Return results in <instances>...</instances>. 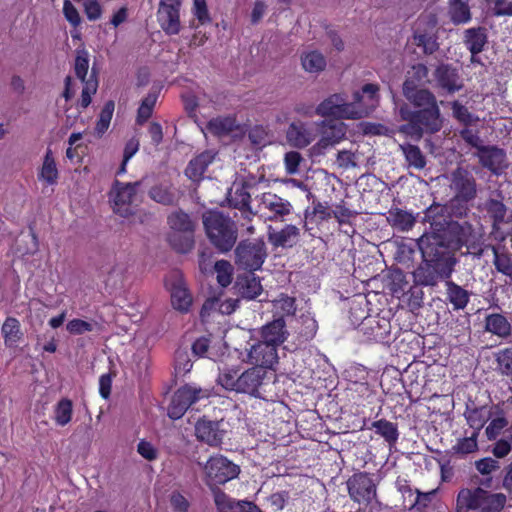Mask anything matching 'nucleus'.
I'll return each instance as SVG.
<instances>
[{"instance_id":"obj_1","label":"nucleus","mask_w":512,"mask_h":512,"mask_svg":"<svg viewBox=\"0 0 512 512\" xmlns=\"http://www.w3.org/2000/svg\"><path fill=\"white\" fill-rule=\"evenodd\" d=\"M446 208L429 206L424 212V222L429 223V231L421 237L434 243L436 248H443L445 252L454 254L453 250L468 245L473 240V226L467 222L446 220Z\"/></svg>"},{"instance_id":"obj_2","label":"nucleus","mask_w":512,"mask_h":512,"mask_svg":"<svg viewBox=\"0 0 512 512\" xmlns=\"http://www.w3.org/2000/svg\"><path fill=\"white\" fill-rule=\"evenodd\" d=\"M423 262L413 272L414 281L422 286H434L440 279L450 278L456 258L454 254L445 252L443 248H436L435 244L420 237L418 241Z\"/></svg>"},{"instance_id":"obj_3","label":"nucleus","mask_w":512,"mask_h":512,"mask_svg":"<svg viewBox=\"0 0 512 512\" xmlns=\"http://www.w3.org/2000/svg\"><path fill=\"white\" fill-rule=\"evenodd\" d=\"M362 96L359 92L353 93V101L349 102L344 93H335L321 101L315 113L321 117L335 119L358 120L368 116V109L361 105Z\"/></svg>"},{"instance_id":"obj_4","label":"nucleus","mask_w":512,"mask_h":512,"mask_svg":"<svg viewBox=\"0 0 512 512\" xmlns=\"http://www.w3.org/2000/svg\"><path fill=\"white\" fill-rule=\"evenodd\" d=\"M203 225L210 242L220 252H228L233 248L238 231L230 217L219 211H208L203 214Z\"/></svg>"},{"instance_id":"obj_5","label":"nucleus","mask_w":512,"mask_h":512,"mask_svg":"<svg viewBox=\"0 0 512 512\" xmlns=\"http://www.w3.org/2000/svg\"><path fill=\"white\" fill-rule=\"evenodd\" d=\"M167 223L171 232L168 235L170 245L180 253H187L194 247L195 222L182 210L172 212Z\"/></svg>"},{"instance_id":"obj_6","label":"nucleus","mask_w":512,"mask_h":512,"mask_svg":"<svg viewBox=\"0 0 512 512\" xmlns=\"http://www.w3.org/2000/svg\"><path fill=\"white\" fill-rule=\"evenodd\" d=\"M255 211L252 214L258 215L265 221H285L293 211V205L272 192H264L255 196Z\"/></svg>"},{"instance_id":"obj_7","label":"nucleus","mask_w":512,"mask_h":512,"mask_svg":"<svg viewBox=\"0 0 512 512\" xmlns=\"http://www.w3.org/2000/svg\"><path fill=\"white\" fill-rule=\"evenodd\" d=\"M139 182L122 183L115 181L110 192L113 211L123 217L136 215L138 209L137 188Z\"/></svg>"},{"instance_id":"obj_8","label":"nucleus","mask_w":512,"mask_h":512,"mask_svg":"<svg viewBox=\"0 0 512 512\" xmlns=\"http://www.w3.org/2000/svg\"><path fill=\"white\" fill-rule=\"evenodd\" d=\"M234 253L238 268L250 272L259 270L267 257L266 245L259 239L240 242Z\"/></svg>"},{"instance_id":"obj_9","label":"nucleus","mask_w":512,"mask_h":512,"mask_svg":"<svg viewBox=\"0 0 512 512\" xmlns=\"http://www.w3.org/2000/svg\"><path fill=\"white\" fill-rule=\"evenodd\" d=\"M88 69H89V54L85 49L77 50L76 51V58L74 63V71L77 76L81 80V82L84 84L82 93H81V99H80V106L81 108L85 109L87 108L92 100V95H94L98 88V80L96 76V72L94 68H92L90 75H88Z\"/></svg>"},{"instance_id":"obj_10","label":"nucleus","mask_w":512,"mask_h":512,"mask_svg":"<svg viewBox=\"0 0 512 512\" xmlns=\"http://www.w3.org/2000/svg\"><path fill=\"white\" fill-rule=\"evenodd\" d=\"M321 128L320 139L312 146L315 155H324L328 149L333 148L346 138L347 125L340 121L322 120L317 123Z\"/></svg>"},{"instance_id":"obj_11","label":"nucleus","mask_w":512,"mask_h":512,"mask_svg":"<svg viewBox=\"0 0 512 512\" xmlns=\"http://www.w3.org/2000/svg\"><path fill=\"white\" fill-rule=\"evenodd\" d=\"M209 396L210 392L208 390L193 385H185L174 393L168 407V416L174 420L180 419L192 404Z\"/></svg>"},{"instance_id":"obj_12","label":"nucleus","mask_w":512,"mask_h":512,"mask_svg":"<svg viewBox=\"0 0 512 512\" xmlns=\"http://www.w3.org/2000/svg\"><path fill=\"white\" fill-rule=\"evenodd\" d=\"M209 396L210 392L208 390L193 385H185L174 393L168 407V416L174 420L180 419L192 404Z\"/></svg>"},{"instance_id":"obj_13","label":"nucleus","mask_w":512,"mask_h":512,"mask_svg":"<svg viewBox=\"0 0 512 512\" xmlns=\"http://www.w3.org/2000/svg\"><path fill=\"white\" fill-rule=\"evenodd\" d=\"M204 470L209 486L225 484L236 478L240 472L236 464L221 455L210 457L204 466Z\"/></svg>"},{"instance_id":"obj_14","label":"nucleus","mask_w":512,"mask_h":512,"mask_svg":"<svg viewBox=\"0 0 512 512\" xmlns=\"http://www.w3.org/2000/svg\"><path fill=\"white\" fill-rule=\"evenodd\" d=\"M399 115L401 119H415L429 134L437 133L442 128L438 104L418 110H412L408 104H403L399 107Z\"/></svg>"},{"instance_id":"obj_15","label":"nucleus","mask_w":512,"mask_h":512,"mask_svg":"<svg viewBox=\"0 0 512 512\" xmlns=\"http://www.w3.org/2000/svg\"><path fill=\"white\" fill-rule=\"evenodd\" d=\"M448 179L449 188L453 196L462 201H473L476 198L477 182L472 172L468 169L457 167L450 173Z\"/></svg>"},{"instance_id":"obj_16","label":"nucleus","mask_w":512,"mask_h":512,"mask_svg":"<svg viewBox=\"0 0 512 512\" xmlns=\"http://www.w3.org/2000/svg\"><path fill=\"white\" fill-rule=\"evenodd\" d=\"M179 0H160L157 21L167 35H177L181 30Z\"/></svg>"},{"instance_id":"obj_17","label":"nucleus","mask_w":512,"mask_h":512,"mask_svg":"<svg viewBox=\"0 0 512 512\" xmlns=\"http://www.w3.org/2000/svg\"><path fill=\"white\" fill-rule=\"evenodd\" d=\"M347 487L350 497L359 504L368 505L376 497V485L367 473L354 474Z\"/></svg>"},{"instance_id":"obj_18","label":"nucleus","mask_w":512,"mask_h":512,"mask_svg":"<svg viewBox=\"0 0 512 512\" xmlns=\"http://www.w3.org/2000/svg\"><path fill=\"white\" fill-rule=\"evenodd\" d=\"M244 361L261 369L273 368L278 363V349L259 339L246 349Z\"/></svg>"},{"instance_id":"obj_19","label":"nucleus","mask_w":512,"mask_h":512,"mask_svg":"<svg viewBox=\"0 0 512 512\" xmlns=\"http://www.w3.org/2000/svg\"><path fill=\"white\" fill-rule=\"evenodd\" d=\"M316 138V129L314 124L303 121H293L286 130L287 142L295 148H305L309 146Z\"/></svg>"},{"instance_id":"obj_20","label":"nucleus","mask_w":512,"mask_h":512,"mask_svg":"<svg viewBox=\"0 0 512 512\" xmlns=\"http://www.w3.org/2000/svg\"><path fill=\"white\" fill-rule=\"evenodd\" d=\"M266 372L258 367L250 368L240 373L237 393H245L254 397H260L259 389L263 385Z\"/></svg>"},{"instance_id":"obj_21","label":"nucleus","mask_w":512,"mask_h":512,"mask_svg":"<svg viewBox=\"0 0 512 512\" xmlns=\"http://www.w3.org/2000/svg\"><path fill=\"white\" fill-rule=\"evenodd\" d=\"M260 340L278 349L288 338V331L283 317L265 324L259 331Z\"/></svg>"},{"instance_id":"obj_22","label":"nucleus","mask_w":512,"mask_h":512,"mask_svg":"<svg viewBox=\"0 0 512 512\" xmlns=\"http://www.w3.org/2000/svg\"><path fill=\"white\" fill-rule=\"evenodd\" d=\"M403 95L415 108L424 109L437 104L436 97L427 89H418L413 79L403 83Z\"/></svg>"},{"instance_id":"obj_23","label":"nucleus","mask_w":512,"mask_h":512,"mask_svg":"<svg viewBox=\"0 0 512 512\" xmlns=\"http://www.w3.org/2000/svg\"><path fill=\"white\" fill-rule=\"evenodd\" d=\"M268 241L274 247H293L300 238V229L293 225L287 224L282 229L276 230L272 226L268 227Z\"/></svg>"},{"instance_id":"obj_24","label":"nucleus","mask_w":512,"mask_h":512,"mask_svg":"<svg viewBox=\"0 0 512 512\" xmlns=\"http://www.w3.org/2000/svg\"><path fill=\"white\" fill-rule=\"evenodd\" d=\"M434 76L437 85L448 93H454L463 87L462 80L457 70L450 65L442 64L438 66Z\"/></svg>"},{"instance_id":"obj_25","label":"nucleus","mask_w":512,"mask_h":512,"mask_svg":"<svg viewBox=\"0 0 512 512\" xmlns=\"http://www.w3.org/2000/svg\"><path fill=\"white\" fill-rule=\"evenodd\" d=\"M483 167L493 173H500L506 165V154L502 149L496 147H482L477 153Z\"/></svg>"},{"instance_id":"obj_26","label":"nucleus","mask_w":512,"mask_h":512,"mask_svg":"<svg viewBox=\"0 0 512 512\" xmlns=\"http://www.w3.org/2000/svg\"><path fill=\"white\" fill-rule=\"evenodd\" d=\"M250 184L246 182H235L228 191V201L231 206L242 210L248 214L253 211L250 207L251 195L249 193Z\"/></svg>"},{"instance_id":"obj_27","label":"nucleus","mask_w":512,"mask_h":512,"mask_svg":"<svg viewBox=\"0 0 512 512\" xmlns=\"http://www.w3.org/2000/svg\"><path fill=\"white\" fill-rule=\"evenodd\" d=\"M148 195L153 201L164 206L175 205L179 200L176 189L169 181L156 183L149 189Z\"/></svg>"},{"instance_id":"obj_28","label":"nucleus","mask_w":512,"mask_h":512,"mask_svg":"<svg viewBox=\"0 0 512 512\" xmlns=\"http://www.w3.org/2000/svg\"><path fill=\"white\" fill-rule=\"evenodd\" d=\"M171 303L174 309L182 313L188 312L192 304V297L178 274L171 285Z\"/></svg>"},{"instance_id":"obj_29","label":"nucleus","mask_w":512,"mask_h":512,"mask_svg":"<svg viewBox=\"0 0 512 512\" xmlns=\"http://www.w3.org/2000/svg\"><path fill=\"white\" fill-rule=\"evenodd\" d=\"M215 507L218 512H245L246 500H236L218 487L211 489Z\"/></svg>"},{"instance_id":"obj_30","label":"nucleus","mask_w":512,"mask_h":512,"mask_svg":"<svg viewBox=\"0 0 512 512\" xmlns=\"http://www.w3.org/2000/svg\"><path fill=\"white\" fill-rule=\"evenodd\" d=\"M196 436L200 441L210 446H217L222 442L223 434L218 428V423L209 420H199L195 426Z\"/></svg>"},{"instance_id":"obj_31","label":"nucleus","mask_w":512,"mask_h":512,"mask_svg":"<svg viewBox=\"0 0 512 512\" xmlns=\"http://www.w3.org/2000/svg\"><path fill=\"white\" fill-rule=\"evenodd\" d=\"M483 489L477 487L475 489L463 488L459 491L456 500V512H468L470 510H478L479 501Z\"/></svg>"},{"instance_id":"obj_32","label":"nucleus","mask_w":512,"mask_h":512,"mask_svg":"<svg viewBox=\"0 0 512 512\" xmlns=\"http://www.w3.org/2000/svg\"><path fill=\"white\" fill-rule=\"evenodd\" d=\"M446 300L452 305L453 310H463L469 303L470 293L451 280L445 282Z\"/></svg>"},{"instance_id":"obj_33","label":"nucleus","mask_w":512,"mask_h":512,"mask_svg":"<svg viewBox=\"0 0 512 512\" xmlns=\"http://www.w3.org/2000/svg\"><path fill=\"white\" fill-rule=\"evenodd\" d=\"M214 157L215 155L212 152L206 151L193 158L185 170L186 176L193 181L200 180L207 167L213 162Z\"/></svg>"},{"instance_id":"obj_34","label":"nucleus","mask_w":512,"mask_h":512,"mask_svg":"<svg viewBox=\"0 0 512 512\" xmlns=\"http://www.w3.org/2000/svg\"><path fill=\"white\" fill-rule=\"evenodd\" d=\"M301 65L306 72L319 74L325 70L327 60L318 50H309L301 54Z\"/></svg>"},{"instance_id":"obj_35","label":"nucleus","mask_w":512,"mask_h":512,"mask_svg":"<svg viewBox=\"0 0 512 512\" xmlns=\"http://www.w3.org/2000/svg\"><path fill=\"white\" fill-rule=\"evenodd\" d=\"M388 223L399 231H409L414 226L416 220L412 213L400 208H391L387 213Z\"/></svg>"},{"instance_id":"obj_36","label":"nucleus","mask_w":512,"mask_h":512,"mask_svg":"<svg viewBox=\"0 0 512 512\" xmlns=\"http://www.w3.org/2000/svg\"><path fill=\"white\" fill-rule=\"evenodd\" d=\"M507 497L503 493H491L483 489L479 501L478 510L480 512H501L505 507Z\"/></svg>"},{"instance_id":"obj_37","label":"nucleus","mask_w":512,"mask_h":512,"mask_svg":"<svg viewBox=\"0 0 512 512\" xmlns=\"http://www.w3.org/2000/svg\"><path fill=\"white\" fill-rule=\"evenodd\" d=\"M464 43L471 54H479L487 43L486 29L482 27L467 29Z\"/></svg>"},{"instance_id":"obj_38","label":"nucleus","mask_w":512,"mask_h":512,"mask_svg":"<svg viewBox=\"0 0 512 512\" xmlns=\"http://www.w3.org/2000/svg\"><path fill=\"white\" fill-rule=\"evenodd\" d=\"M409 167L423 170L427 164L426 157L417 145L403 143L399 146Z\"/></svg>"},{"instance_id":"obj_39","label":"nucleus","mask_w":512,"mask_h":512,"mask_svg":"<svg viewBox=\"0 0 512 512\" xmlns=\"http://www.w3.org/2000/svg\"><path fill=\"white\" fill-rule=\"evenodd\" d=\"M371 429L381 436L389 446L395 445L399 438V431L397 424L390 422L386 419H380L372 422Z\"/></svg>"},{"instance_id":"obj_40","label":"nucleus","mask_w":512,"mask_h":512,"mask_svg":"<svg viewBox=\"0 0 512 512\" xmlns=\"http://www.w3.org/2000/svg\"><path fill=\"white\" fill-rule=\"evenodd\" d=\"M490 412L485 406L470 408L467 406L464 417L468 425L478 433L488 421Z\"/></svg>"},{"instance_id":"obj_41","label":"nucleus","mask_w":512,"mask_h":512,"mask_svg":"<svg viewBox=\"0 0 512 512\" xmlns=\"http://www.w3.org/2000/svg\"><path fill=\"white\" fill-rule=\"evenodd\" d=\"M38 178L39 180L46 182L47 185H54L57 183L58 170L51 150H47L45 154Z\"/></svg>"},{"instance_id":"obj_42","label":"nucleus","mask_w":512,"mask_h":512,"mask_svg":"<svg viewBox=\"0 0 512 512\" xmlns=\"http://www.w3.org/2000/svg\"><path fill=\"white\" fill-rule=\"evenodd\" d=\"M1 333L7 346H15L22 335L19 321L14 317H8L2 325Z\"/></svg>"},{"instance_id":"obj_43","label":"nucleus","mask_w":512,"mask_h":512,"mask_svg":"<svg viewBox=\"0 0 512 512\" xmlns=\"http://www.w3.org/2000/svg\"><path fill=\"white\" fill-rule=\"evenodd\" d=\"M237 127L236 120L233 117H217L211 119L206 128L217 136H224L232 132Z\"/></svg>"},{"instance_id":"obj_44","label":"nucleus","mask_w":512,"mask_h":512,"mask_svg":"<svg viewBox=\"0 0 512 512\" xmlns=\"http://www.w3.org/2000/svg\"><path fill=\"white\" fill-rule=\"evenodd\" d=\"M485 328L498 336H507L510 333V323L500 314H491L486 317Z\"/></svg>"},{"instance_id":"obj_45","label":"nucleus","mask_w":512,"mask_h":512,"mask_svg":"<svg viewBox=\"0 0 512 512\" xmlns=\"http://www.w3.org/2000/svg\"><path fill=\"white\" fill-rule=\"evenodd\" d=\"M470 201H462L458 199L456 196H453L449 202L445 205L442 204H432L431 206H440L446 208L445 218L446 220L452 219V217L463 218L467 215L468 212V203Z\"/></svg>"},{"instance_id":"obj_46","label":"nucleus","mask_w":512,"mask_h":512,"mask_svg":"<svg viewBox=\"0 0 512 512\" xmlns=\"http://www.w3.org/2000/svg\"><path fill=\"white\" fill-rule=\"evenodd\" d=\"M358 92L362 96L361 105L368 109L369 114L379 103V86L374 83H368Z\"/></svg>"},{"instance_id":"obj_47","label":"nucleus","mask_w":512,"mask_h":512,"mask_svg":"<svg viewBox=\"0 0 512 512\" xmlns=\"http://www.w3.org/2000/svg\"><path fill=\"white\" fill-rule=\"evenodd\" d=\"M485 210L487 211L489 217L493 220L494 228H498V226L504 222L507 208L502 201L489 199L485 203Z\"/></svg>"},{"instance_id":"obj_48","label":"nucleus","mask_w":512,"mask_h":512,"mask_svg":"<svg viewBox=\"0 0 512 512\" xmlns=\"http://www.w3.org/2000/svg\"><path fill=\"white\" fill-rule=\"evenodd\" d=\"M72 414H73L72 401L67 398H63L55 406L54 420L57 425L63 427L71 421Z\"/></svg>"},{"instance_id":"obj_49","label":"nucleus","mask_w":512,"mask_h":512,"mask_svg":"<svg viewBox=\"0 0 512 512\" xmlns=\"http://www.w3.org/2000/svg\"><path fill=\"white\" fill-rule=\"evenodd\" d=\"M239 376V369L224 368L217 377V383L226 390L237 392Z\"/></svg>"},{"instance_id":"obj_50","label":"nucleus","mask_w":512,"mask_h":512,"mask_svg":"<svg viewBox=\"0 0 512 512\" xmlns=\"http://www.w3.org/2000/svg\"><path fill=\"white\" fill-rule=\"evenodd\" d=\"M260 279L254 274L245 277L241 282V294L244 298L255 299L262 293Z\"/></svg>"},{"instance_id":"obj_51","label":"nucleus","mask_w":512,"mask_h":512,"mask_svg":"<svg viewBox=\"0 0 512 512\" xmlns=\"http://www.w3.org/2000/svg\"><path fill=\"white\" fill-rule=\"evenodd\" d=\"M450 15L454 23H466L470 20V10L461 0H450Z\"/></svg>"},{"instance_id":"obj_52","label":"nucleus","mask_w":512,"mask_h":512,"mask_svg":"<svg viewBox=\"0 0 512 512\" xmlns=\"http://www.w3.org/2000/svg\"><path fill=\"white\" fill-rule=\"evenodd\" d=\"M114 108H115V105H114L113 101L106 102L104 107L102 108L100 115H99V119L95 126V133L98 136L103 135L109 128V125H110V122H111V119L113 116Z\"/></svg>"},{"instance_id":"obj_53","label":"nucleus","mask_w":512,"mask_h":512,"mask_svg":"<svg viewBox=\"0 0 512 512\" xmlns=\"http://www.w3.org/2000/svg\"><path fill=\"white\" fill-rule=\"evenodd\" d=\"M216 272L217 282L222 287H227L232 282L233 267L230 262L226 260H219L214 265Z\"/></svg>"},{"instance_id":"obj_54","label":"nucleus","mask_w":512,"mask_h":512,"mask_svg":"<svg viewBox=\"0 0 512 512\" xmlns=\"http://www.w3.org/2000/svg\"><path fill=\"white\" fill-rule=\"evenodd\" d=\"M103 272L107 274L105 283L107 286L116 288L122 285L124 280L125 266L120 263H115L106 268Z\"/></svg>"},{"instance_id":"obj_55","label":"nucleus","mask_w":512,"mask_h":512,"mask_svg":"<svg viewBox=\"0 0 512 512\" xmlns=\"http://www.w3.org/2000/svg\"><path fill=\"white\" fill-rule=\"evenodd\" d=\"M478 432L473 431L470 436L459 439L457 443L452 447V450L456 454H469L477 450V437Z\"/></svg>"},{"instance_id":"obj_56","label":"nucleus","mask_w":512,"mask_h":512,"mask_svg":"<svg viewBox=\"0 0 512 512\" xmlns=\"http://www.w3.org/2000/svg\"><path fill=\"white\" fill-rule=\"evenodd\" d=\"M494 260L493 263L498 272L511 276L512 275V259L511 257L505 253L501 252L498 248L492 247Z\"/></svg>"},{"instance_id":"obj_57","label":"nucleus","mask_w":512,"mask_h":512,"mask_svg":"<svg viewBox=\"0 0 512 512\" xmlns=\"http://www.w3.org/2000/svg\"><path fill=\"white\" fill-rule=\"evenodd\" d=\"M274 308L283 315H294L296 312L295 298L285 294H280L273 301Z\"/></svg>"},{"instance_id":"obj_58","label":"nucleus","mask_w":512,"mask_h":512,"mask_svg":"<svg viewBox=\"0 0 512 512\" xmlns=\"http://www.w3.org/2000/svg\"><path fill=\"white\" fill-rule=\"evenodd\" d=\"M406 121V124H403L399 127V132L409 136L415 140H420L424 133H426L423 126H421L415 119H402Z\"/></svg>"},{"instance_id":"obj_59","label":"nucleus","mask_w":512,"mask_h":512,"mask_svg":"<svg viewBox=\"0 0 512 512\" xmlns=\"http://www.w3.org/2000/svg\"><path fill=\"white\" fill-rule=\"evenodd\" d=\"M413 41L418 47H422L425 54H432L438 49V43L432 35L426 33H415Z\"/></svg>"},{"instance_id":"obj_60","label":"nucleus","mask_w":512,"mask_h":512,"mask_svg":"<svg viewBox=\"0 0 512 512\" xmlns=\"http://www.w3.org/2000/svg\"><path fill=\"white\" fill-rule=\"evenodd\" d=\"M396 488L398 492L401 493L403 502L402 506L405 509H408L410 505H412V501L415 497L416 490L414 491L409 485L408 481L403 478H398L395 482Z\"/></svg>"},{"instance_id":"obj_61","label":"nucleus","mask_w":512,"mask_h":512,"mask_svg":"<svg viewBox=\"0 0 512 512\" xmlns=\"http://www.w3.org/2000/svg\"><path fill=\"white\" fill-rule=\"evenodd\" d=\"M193 363L186 351H177L175 355V371L177 375L184 376L191 371Z\"/></svg>"},{"instance_id":"obj_62","label":"nucleus","mask_w":512,"mask_h":512,"mask_svg":"<svg viewBox=\"0 0 512 512\" xmlns=\"http://www.w3.org/2000/svg\"><path fill=\"white\" fill-rule=\"evenodd\" d=\"M336 164L339 168L347 170L357 166V157L350 150H340L336 155Z\"/></svg>"},{"instance_id":"obj_63","label":"nucleus","mask_w":512,"mask_h":512,"mask_svg":"<svg viewBox=\"0 0 512 512\" xmlns=\"http://www.w3.org/2000/svg\"><path fill=\"white\" fill-rule=\"evenodd\" d=\"M428 74V68L424 64L418 63L412 66L406 79H413L417 87L420 84L428 82Z\"/></svg>"},{"instance_id":"obj_64","label":"nucleus","mask_w":512,"mask_h":512,"mask_svg":"<svg viewBox=\"0 0 512 512\" xmlns=\"http://www.w3.org/2000/svg\"><path fill=\"white\" fill-rule=\"evenodd\" d=\"M494 16H512V0H487Z\"/></svg>"}]
</instances>
